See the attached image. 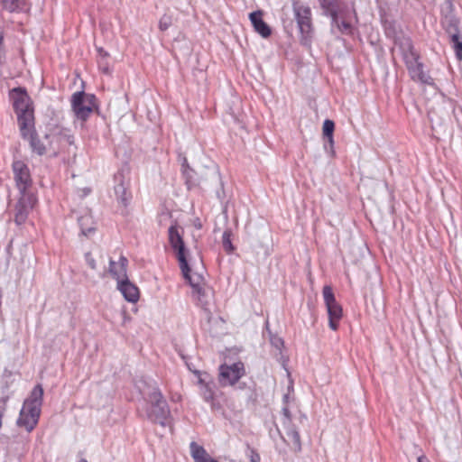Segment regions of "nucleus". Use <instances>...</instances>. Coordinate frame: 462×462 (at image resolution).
<instances>
[{"label":"nucleus","instance_id":"obj_19","mask_svg":"<svg viewBox=\"0 0 462 462\" xmlns=\"http://www.w3.org/2000/svg\"><path fill=\"white\" fill-rule=\"evenodd\" d=\"M423 63L418 60L412 65H409L406 68L413 80H418L427 85H432L433 79L423 70Z\"/></svg>","mask_w":462,"mask_h":462},{"label":"nucleus","instance_id":"obj_22","mask_svg":"<svg viewBox=\"0 0 462 462\" xmlns=\"http://www.w3.org/2000/svg\"><path fill=\"white\" fill-rule=\"evenodd\" d=\"M286 435L288 438L287 444L295 452L301 450V441L299 430L293 424L286 425Z\"/></svg>","mask_w":462,"mask_h":462},{"label":"nucleus","instance_id":"obj_23","mask_svg":"<svg viewBox=\"0 0 462 462\" xmlns=\"http://www.w3.org/2000/svg\"><path fill=\"white\" fill-rule=\"evenodd\" d=\"M190 448V455L192 458L194 459V462H217L216 459L211 457L206 449L196 443L195 441H192L189 445Z\"/></svg>","mask_w":462,"mask_h":462},{"label":"nucleus","instance_id":"obj_8","mask_svg":"<svg viewBox=\"0 0 462 462\" xmlns=\"http://www.w3.org/2000/svg\"><path fill=\"white\" fill-rule=\"evenodd\" d=\"M21 137L29 143L30 148L33 153L42 156L47 152V145L40 138L35 129V120L29 123L25 128L19 127Z\"/></svg>","mask_w":462,"mask_h":462},{"label":"nucleus","instance_id":"obj_33","mask_svg":"<svg viewBox=\"0 0 462 462\" xmlns=\"http://www.w3.org/2000/svg\"><path fill=\"white\" fill-rule=\"evenodd\" d=\"M332 27H337V30L344 34H349L352 32V25L349 22L345 20L339 21V18L337 19V23L331 22Z\"/></svg>","mask_w":462,"mask_h":462},{"label":"nucleus","instance_id":"obj_43","mask_svg":"<svg viewBox=\"0 0 462 462\" xmlns=\"http://www.w3.org/2000/svg\"><path fill=\"white\" fill-rule=\"evenodd\" d=\"M289 399H290V394H289V393H285V394L283 395V397H282V401H283V403H284L285 405H287V404H288V402H289Z\"/></svg>","mask_w":462,"mask_h":462},{"label":"nucleus","instance_id":"obj_31","mask_svg":"<svg viewBox=\"0 0 462 462\" xmlns=\"http://www.w3.org/2000/svg\"><path fill=\"white\" fill-rule=\"evenodd\" d=\"M55 134L60 143H65L68 145H72L74 143V136L70 134L69 129L58 128Z\"/></svg>","mask_w":462,"mask_h":462},{"label":"nucleus","instance_id":"obj_47","mask_svg":"<svg viewBox=\"0 0 462 462\" xmlns=\"http://www.w3.org/2000/svg\"><path fill=\"white\" fill-rule=\"evenodd\" d=\"M79 462H88V460L86 458H80Z\"/></svg>","mask_w":462,"mask_h":462},{"label":"nucleus","instance_id":"obj_9","mask_svg":"<svg viewBox=\"0 0 462 462\" xmlns=\"http://www.w3.org/2000/svg\"><path fill=\"white\" fill-rule=\"evenodd\" d=\"M12 170L19 193H30L28 189L32 184V180L28 165L23 161L16 160L12 164Z\"/></svg>","mask_w":462,"mask_h":462},{"label":"nucleus","instance_id":"obj_48","mask_svg":"<svg viewBox=\"0 0 462 462\" xmlns=\"http://www.w3.org/2000/svg\"><path fill=\"white\" fill-rule=\"evenodd\" d=\"M49 138H50V134H46L44 135V139H45V140H48Z\"/></svg>","mask_w":462,"mask_h":462},{"label":"nucleus","instance_id":"obj_21","mask_svg":"<svg viewBox=\"0 0 462 462\" xmlns=\"http://www.w3.org/2000/svg\"><path fill=\"white\" fill-rule=\"evenodd\" d=\"M326 307L328 315V326L332 330H337L338 328V322L342 318V307L337 301L328 304Z\"/></svg>","mask_w":462,"mask_h":462},{"label":"nucleus","instance_id":"obj_40","mask_svg":"<svg viewBox=\"0 0 462 462\" xmlns=\"http://www.w3.org/2000/svg\"><path fill=\"white\" fill-rule=\"evenodd\" d=\"M282 413L285 417V419L287 420V422H285V426L292 424L291 423V411H290V410H289L287 405H284V407H282Z\"/></svg>","mask_w":462,"mask_h":462},{"label":"nucleus","instance_id":"obj_26","mask_svg":"<svg viewBox=\"0 0 462 462\" xmlns=\"http://www.w3.org/2000/svg\"><path fill=\"white\" fill-rule=\"evenodd\" d=\"M78 223L80 227L81 235L88 237L95 233L96 226L91 216L86 215L79 217Z\"/></svg>","mask_w":462,"mask_h":462},{"label":"nucleus","instance_id":"obj_5","mask_svg":"<svg viewBox=\"0 0 462 462\" xmlns=\"http://www.w3.org/2000/svg\"><path fill=\"white\" fill-rule=\"evenodd\" d=\"M71 107L78 119L86 121L97 107V97L84 91L75 92L71 97Z\"/></svg>","mask_w":462,"mask_h":462},{"label":"nucleus","instance_id":"obj_28","mask_svg":"<svg viewBox=\"0 0 462 462\" xmlns=\"http://www.w3.org/2000/svg\"><path fill=\"white\" fill-rule=\"evenodd\" d=\"M182 175L185 179V184L188 189H191L199 185L200 181L197 172L189 166H187V168L183 170Z\"/></svg>","mask_w":462,"mask_h":462},{"label":"nucleus","instance_id":"obj_15","mask_svg":"<svg viewBox=\"0 0 462 462\" xmlns=\"http://www.w3.org/2000/svg\"><path fill=\"white\" fill-rule=\"evenodd\" d=\"M399 47L406 67L412 65L414 62L420 60V55L414 50V46L411 38L403 37L401 39Z\"/></svg>","mask_w":462,"mask_h":462},{"label":"nucleus","instance_id":"obj_20","mask_svg":"<svg viewBox=\"0 0 462 462\" xmlns=\"http://www.w3.org/2000/svg\"><path fill=\"white\" fill-rule=\"evenodd\" d=\"M43 388L41 384H36L32 390L29 397L24 400L23 405L29 407L32 411L41 413V407L42 405Z\"/></svg>","mask_w":462,"mask_h":462},{"label":"nucleus","instance_id":"obj_42","mask_svg":"<svg viewBox=\"0 0 462 462\" xmlns=\"http://www.w3.org/2000/svg\"><path fill=\"white\" fill-rule=\"evenodd\" d=\"M97 52L101 60H104L108 56V53L103 48H98Z\"/></svg>","mask_w":462,"mask_h":462},{"label":"nucleus","instance_id":"obj_46","mask_svg":"<svg viewBox=\"0 0 462 462\" xmlns=\"http://www.w3.org/2000/svg\"><path fill=\"white\" fill-rule=\"evenodd\" d=\"M245 383H240V384L238 385V388L243 389V388L245 387Z\"/></svg>","mask_w":462,"mask_h":462},{"label":"nucleus","instance_id":"obj_17","mask_svg":"<svg viewBox=\"0 0 462 462\" xmlns=\"http://www.w3.org/2000/svg\"><path fill=\"white\" fill-rule=\"evenodd\" d=\"M117 289L127 301L134 303L139 300V289L130 282L128 277L117 282Z\"/></svg>","mask_w":462,"mask_h":462},{"label":"nucleus","instance_id":"obj_4","mask_svg":"<svg viewBox=\"0 0 462 462\" xmlns=\"http://www.w3.org/2000/svg\"><path fill=\"white\" fill-rule=\"evenodd\" d=\"M182 233V227L178 226L177 224H173L168 229V239L171 247L175 253L180 271L187 273L189 270V251L185 245Z\"/></svg>","mask_w":462,"mask_h":462},{"label":"nucleus","instance_id":"obj_12","mask_svg":"<svg viewBox=\"0 0 462 462\" xmlns=\"http://www.w3.org/2000/svg\"><path fill=\"white\" fill-rule=\"evenodd\" d=\"M115 195L119 204L126 208L131 199L132 194L129 190V182L125 180V174L122 171H117L115 176Z\"/></svg>","mask_w":462,"mask_h":462},{"label":"nucleus","instance_id":"obj_35","mask_svg":"<svg viewBox=\"0 0 462 462\" xmlns=\"http://www.w3.org/2000/svg\"><path fill=\"white\" fill-rule=\"evenodd\" d=\"M172 22H173L172 16L170 14H164L159 21L160 31L165 32L166 30H168L171 26Z\"/></svg>","mask_w":462,"mask_h":462},{"label":"nucleus","instance_id":"obj_39","mask_svg":"<svg viewBox=\"0 0 462 462\" xmlns=\"http://www.w3.org/2000/svg\"><path fill=\"white\" fill-rule=\"evenodd\" d=\"M85 260H86L88 265L92 270H97V263H96L95 259L93 258V256H92L90 252H88V253L85 254Z\"/></svg>","mask_w":462,"mask_h":462},{"label":"nucleus","instance_id":"obj_18","mask_svg":"<svg viewBox=\"0 0 462 462\" xmlns=\"http://www.w3.org/2000/svg\"><path fill=\"white\" fill-rule=\"evenodd\" d=\"M127 266L128 260L125 256L121 255L119 258L118 263H116L114 260H109V269L108 272L111 276L116 280L117 282L122 281L123 279L128 277L127 276Z\"/></svg>","mask_w":462,"mask_h":462},{"label":"nucleus","instance_id":"obj_41","mask_svg":"<svg viewBox=\"0 0 462 462\" xmlns=\"http://www.w3.org/2000/svg\"><path fill=\"white\" fill-rule=\"evenodd\" d=\"M99 68L102 69L104 73H109L107 63L104 62V60H99Z\"/></svg>","mask_w":462,"mask_h":462},{"label":"nucleus","instance_id":"obj_36","mask_svg":"<svg viewBox=\"0 0 462 462\" xmlns=\"http://www.w3.org/2000/svg\"><path fill=\"white\" fill-rule=\"evenodd\" d=\"M323 298L326 306L337 301L332 288L328 285L323 287Z\"/></svg>","mask_w":462,"mask_h":462},{"label":"nucleus","instance_id":"obj_11","mask_svg":"<svg viewBox=\"0 0 462 462\" xmlns=\"http://www.w3.org/2000/svg\"><path fill=\"white\" fill-rule=\"evenodd\" d=\"M441 13V23L447 34L449 36L454 33L461 32L459 28V19L454 14V5L452 0H445Z\"/></svg>","mask_w":462,"mask_h":462},{"label":"nucleus","instance_id":"obj_1","mask_svg":"<svg viewBox=\"0 0 462 462\" xmlns=\"http://www.w3.org/2000/svg\"><path fill=\"white\" fill-rule=\"evenodd\" d=\"M9 98L17 116L19 127L22 126L23 129L29 123L35 120L32 102L25 88H14L9 91Z\"/></svg>","mask_w":462,"mask_h":462},{"label":"nucleus","instance_id":"obj_6","mask_svg":"<svg viewBox=\"0 0 462 462\" xmlns=\"http://www.w3.org/2000/svg\"><path fill=\"white\" fill-rule=\"evenodd\" d=\"M194 373L198 375V384L203 400L210 403L212 410H219L221 406L215 401L217 384L213 378L208 374L198 370Z\"/></svg>","mask_w":462,"mask_h":462},{"label":"nucleus","instance_id":"obj_30","mask_svg":"<svg viewBox=\"0 0 462 462\" xmlns=\"http://www.w3.org/2000/svg\"><path fill=\"white\" fill-rule=\"evenodd\" d=\"M231 236L232 230L230 228H226L222 235V245L223 249L227 254H233L236 250V247L232 244Z\"/></svg>","mask_w":462,"mask_h":462},{"label":"nucleus","instance_id":"obj_29","mask_svg":"<svg viewBox=\"0 0 462 462\" xmlns=\"http://www.w3.org/2000/svg\"><path fill=\"white\" fill-rule=\"evenodd\" d=\"M449 42L455 51L456 57L458 60H462V34L461 32L449 35Z\"/></svg>","mask_w":462,"mask_h":462},{"label":"nucleus","instance_id":"obj_44","mask_svg":"<svg viewBox=\"0 0 462 462\" xmlns=\"http://www.w3.org/2000/svg\"><path fill=\"white\" fill-rule=\"evenodd\" d=\"M187 166H189V163H188V161H187V159H186V158H183V162H182V163H181V169H182V171H183L184 169H186V168H187Z\"/></svg>","mask_w":462,"mask_h":462},{"label":"nucleus","instance_id":"obj_25","mask_svg":"<svg viewBox=\"0 0 462 462\" xmlns=\"http://www.w3.org/2000/svg\"><path fill=\"white\" fill-rule=\"evenodd\" d=\"M335 130V123L330 119H326L323 123L322 126V134L323 137L325 139V144L324 147L327 150L328 144L329 145L330 150L334 152L333 147H334V134Z\"/></svg>","mask_w":462,"mask_h":462},{"label":"nucleus","instance_id":"obj_3","mask_svg":"<svg viewBox=\"0 0 462 462\" xmlns=\"http://www.w3.org/2000/svg\"><path fill=\"white\" fill-rule=\"evenodd\" d=\"M292 9L300 33V43L304 46H310L314 34L311 9L309 5L299 2L292 3Z\"/></svg>","mask_w":462,"mask_h":462},{"label":"nucleus","instance_id":"obj_38","mask_svg":"<svg viewBox=\"0 0 462 462\" xmlns=\"http://www.w3.org/2000/svg\"><path fill=\"white\" fill-rule=\"evenodd\" d=\"M6 51L4 47V32H0V65L5 62Z\"/></svg>","mask_w":462,"mask_h":462},{"label":"nucleus","instance_id":"obj_13","mask_svg":"<svg viewBox=\"0 0 462 462\" xmlns=\"http://www.w3.org/2000/svg\"><path fill=\"white\" fill-rule=\"evenodd\" d=\"M322 14L329 17L332 23H337V19L343 18L346 9V5L342 0H319Z\"/></svg>","mask_w":462,"mask_h":462},{"label":"nucleus","instance_id":"obj_34","mask_svg":"<svg viewBox=\"0 0 462 462\" xmlns=\"http://www.w3.org/2000/svg\"><path fill=\"white\" fill-rule=\"evenodd\" d=\"M266 328H267V331L269 334L271 345L273 346H274L276 349H278L279 351H281L284 346L283 339L282 337H280L279 336L274 335L271 330H269L268 322L266 323Z\"/></svg>","mask_w":462,"mask_h":462},{"label":"nucleus","instance_id":"obj_16","mask_svg":"<svg viewBox=\"0 0 462 462\" xmlns=\"http://www.w3.org/2000/svg\"><path fill=\"white\" fill-rule=\"evenodd\" d=\"M263 12L257 10L250 13L249 19L254 31L263 38H268L272 34L271 27L263 19Z\"/></svg>","mask_w":462,"mask_h":462},{"label":"nucleus","instance_id":"obj_14","mask_svg":"<svg viewBox=\"0 0 462 462\" xmlns=\"http://www.w3.org/2000/svg\"><path fill=\"white\" fill-rule=\"evenodd\" d=\"M40 415V412L23 405L16 424L18 427L24 428L27 432H31L38 424Z\"/></svg>","mask_w":462,"mask_h":462},{"label":"nucleus","instance_id":"obj_24","mask_svg":"<svg viewBox=\"0 0 462 462\" xmlns=\"http://www.w3.org/2000/svg\"><path fill=\"white\" fill-rule=\"evenodd\" d=\"M3 8L9 13H23L30 10L26 0H1Z\"/></svg>","mask_w":462,"mask_h":462},{"label":"nucleus","instance_id":"obj_32","mask_svg":"<svg viewBox=\"0 0 462 462\" xmlns=\"http://www.w3.org/2000/svg\"><path fill=\"white\" fill-rule=\"evenodd\" d=\"M192 290H193V294L197 295L198 300L199 301L200 305L203 308H206V306L208 303V293L207 290L204 288V285L200 286V288L199 290L198 289H192Z\"/></svg>","mask_w":462,"mask_h":462},{"label":"nucleus","instance_id":"obj_10","mask_svg":"<svg viewBox=\"0 0 462 462\" xmlns=\"http://www.w3.org/2000/svg\"><path fill=\"white\" fill-rule=\"evenodd\" d=\"M20 197L14 206V222L17 226L24 224L30 211L36 204V198L32 193H19Z\"/></svg>","mask_w":462,"mask_h":462},{"label":"nucleus","instance_id":"obj_27","mask_svg":"<svg viewBox=\"0 0 462 462\" xmlns=\"http://www.w3.org/2000/svg\"><path fill=\"white\" fill-rule=\"evenodd\" d=\"M182 275L185 280L189 282V284L191 286L192 289H199L200 286L204 285V277L202 274L194 273L193 275H191V269L189 265V270L187 273H184L181 271Z\"/></svg>","mask_w":462,"mask_h":462},{"label":"nucleus","instance_id":"obj_45","mask_svg":"<svg viewBox=\"0 0 462 462\" xmlns=\"http://www.w3.org/2000/svg\"><path fill=\"white\" fill-rule=\"evenodd\" d=\"M418 462H429L425 457H419Z\"/></svg>","mask_w":462,"mask_h":462},{"label":"nucleus","instance_id":"obj_7","mask_svg":"<svg viewBox=\"0 0 462 462\" xmlns=\"http://www.w3.org/2000/svg\"><path fill=\"white\" fill-rule=\"evenodd\" d=\"M245 374V365L241 361L219 366V383L222 386L235 385Z\"/></svg>","mask_w":462,"mask_h":462},{"label":"nucleus","instance_id":"obj_2","mask_svg":"<svg viewBox=\"0 0 462 462\" xmlns=\"http://www.w3.org/2000/svg\"><path fill=\"white\" fill-rule=\"evenodd\" d=\"M147 418L154 423L165 426L171 411L167 401L158 388H153L145 398Z\"/></svg>","mask_w":462,"mask_h":462},{"label":"nucleus","instance_id":"obj_37","mask_svg":"<svg viewBox=\"0 0 462 462\" xmlns=\"http://www.w3.org/2000/svg\"><path fill=\"white\" fill-rule=\"evenodd\" d=\"M247 452L246 455L250 460V462H260L261 457L258 451L252 448L248 443L246 444Z\"/></svg>","mask_w":462,"mask_h":462}]
</instances>
